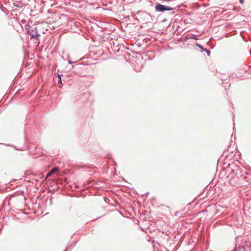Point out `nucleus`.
<instances>
[{"label":"nucleus","instance_id":"f257e3e1","mask_svg":"<svg viewBox=\"0 0 251 251\" xmlns=\"http://www.w3.org/2000/svg\"><path fill=\"white\" fill-rule=\"evenodd\" d=\"M229 167L227 178L231 185L235 187L244 186L246 185V182L251 180V174L241 170L238 166L234 164L229 165Z\"/></svg>","mask_w":251,"mask_h":251},{"label":"nucleus","instance_id":"f03ea898","mask_svg":"<svg viewBox=\"0 0 251 251\" xmlns=\"http://www.w3.org/2000/svg\"><path fill=\"white\" fill-rule=\"evenodd\" d=\"M155 9L156 11L163 12L164 11L171 10L172 9L169 6L162 5L161 4H157L155 6Z\"/></svg>","mask_w":251,"mask_h":251},{"label":"nucleus","instance_id":"7ed1b4c3","mask_svg":"<svg viewBox=\"0 0 251 251\" xmlns=\"http://www.w3.org/2000/svg\"><path fill=\"white\" fill-rule=\"evenodd\" d=\"M59 170L58 169V168L57 167H54L53 168H52L50 171V172H49L47 175V177L48 176H50V175H51L52 174L57 172Z\"/></svg>","mask_w":251,"mask_h":251},{"label":"nucleus","instance_id":"20e7f679","mask_svg":"<svg viewBox=\"0 0 251 251\" xmlns=\"http://www.w3.org/2000/svg\"><path fill=\"white\" fill-rule=\"evenodd\" d=\"M231 251H245V248L243 246H240L239 248L235 247Z\"/></svg>","mask_w":251,"mask_h":251},{"label":"nucleus","instance_id":"39448f33","mask_svg":"<svg viewBox=\"0 0 251 251\" xmlns=\"http://www.w3.org/2000/svg\"><path fill=\"white\" fill-rule=\"evenodd\" d=\"M57 76H58V78H59V79L60 80V81L61 82V76H60V75H58Z\"/></svg>","mask_w":251,"mask_h":251},{"label":"nucleus","instance_id":"423d86ee","mask_svg":"<svg viewBox=\"0 0 251 251\" xmlns=\"http://www.w3.org/2000/svg\"><path fill=\"white\" fill-rule=\"evenodd\" d=\"M233 126H235V124H234V118H233ZM233 128L234 129V126H233Z\"/></svg>","mask_w":251,"mask_h":251},{"label":"nucleus","instance_id":"0eeeda50","mask_svg":"<svg viewBox=\"0 0 251 251\" xmlns=\"http://www.w3.org/2000/svg\"><path fill=\"white\" fill-rule=\"evenodd\" d=\"M240 1L241 3H243V0H240Z\"/></svg>","mask_w":251,"mask_h":251},{"label":"nucleus","instance_id":"6e6552de","mask_svg":"<svg viewBox=\"0 0 251 251\" xmlns=\"http://www.w3.org/2000/svg\"><path fill=\"white\" fill-rule=\"evenodd\" d=\"M233 9L234 10H236V8H234Z\"/></svg>","mask_w":251,"mask_h":251},{"label":"nucleus","instance_id":"1a4fd4ad","mask_svg":"<svg viewBox=\"0 0 251 251\" xmlns=\"http://www.w3.org/2000/svg\"><path fill=\"white\" fill-rule=\"evenodd\" d=\"M207 53L209 54V51L207 50Z\"/></svg>","mask_w":251,"mask_h":251},{"label":"nucleus","instance_id":"9d476101","mask_svg":"<svg viewBox=\"0 0 251 251\" xmlns=\"http://www.w3.org/2000/svg\"><path fill=\"white\" fill-rule=\"evenodd\" d=\"M65 251H66V250Z\"/></svg>","mask_w":251,"mask_h":251}]
</instances>
